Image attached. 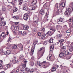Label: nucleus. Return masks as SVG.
Here are the masks:
<instances>
[{
	"label": "nucleus",
	"mask_w": 73,
	"mask_h": 73,
	"mask_svg": "<svg viewBox=\"0 0 73 73\" xmlns=\"http://www.w3.org/2000/svg\"><path fill=\"white\" fill-rule=\"evenodd\" d=\"M49 42L50 43H53V38H51L49 39Z\"/></svg>",
	"instance_id": "obj_24"
},
{
	"label": "nucleus",
	"mask_w": 73,
	"mask_h": 73,
	"mask_svg": "<svg viewBox=\"0 0 73 73\" xmlns=\"http://www.w3.org/2000/svg\"><path fill=\"white\" fill-rule=\"evenodd\" d=\"M18 46L19 48V50H22L23 49V46L21 44H18Z\"/></svg>",
	"instance_id": "obj_7"
},
{
	"label": "nucleus",
	"mask_w": 73,
	"mask_h": 73,
	"mask_svg": "<svg viewBox=\"0 0 73 73\" xmlns=\"http://www.w3.org/2000/svg\"><path fill=\"white\" fill-rule=\"evenodd\" d=\"M18 33L19 35H21L22 34V31H18Z\"/></svg>",
	"instance_id": "obj_50"
},
{
	"label": "nucleus",
	"mask_w": 73,
	"mask_h": 73,
	"mask_svg": "<svg viewBox=\"0 0 73 73\" xmlns=\"http://www.w3.org/2000/svg\"><path fill=\"white\" fill-rule=\"evenodd\" d=\"M42 64H43V68H46L47 67V65L46 64V61H44L43 62Z\"/></svg>",
	"instance_id": "obj_20"
},
{
	"label": "nucleus",
	"mask_w": 73,
	"mask_h": 73,
	"mask_svg": "<svg viewBox=\"0 0 73 73\" xmlns=\"http://www.w3.org/2000/svg\"><path fill=\"white\" fill-rule=\"evenodd\" d=\"M15 19H16L17 20H19V17L18 16H15Z\"/></svg>",
	"instance_id": "obj_59"
},
{
	"label": "nucleus",
	"mask_w": 73,
	"mask_h": 73,
	"mask_svg": "<svg viewBox=\"0 0 73 73\" xmlns=\"http://www.w3.org/2000/svg\"><path fill=\"white\" fill-rule=\"evenodd\" d=\"M48 41H45L44 43L43 44L44 45H47V44H48Z\"/></svg>",
	"instance_id": "obj_40"
},
{
	"label": "nucleus",
	"mask_w": 73,
	"mask_h": 73,
	"mask_svg": "<svg viewBox=\"0 0 73 73\" xmlns=\"http://www.w3.org/2000/svg\"><path fill=\"white\" fill-rule=\"evenodd\" d=\"M52 54H50L47 57V60H52Z\"/></svg>",
	"instance_id": "obj_14"
},
{
	"label": "nucleus",
	"mask_w": 73,
	"mask_h": 73,
	"mask_svg": "<svg viewBox=\"0 0 73 73\" xmlns=\"http://www.w3.org/2000/svg\"><path fill=\"white\" fill-rule=\"evenodd\" d=\"M7 1H8V3H11V4H13V1H12L11 2L10 1V0H7Z\"/></svg>",
	"instance_id": "obj_47"
},
{
	"label": "nucleus",
	"mask_w": 73,
	"mask_h": 73,
	"mask_svg": "<svg viewBox=\"0 0 73 73\" xmlns=\"http://www.w3.org/2000/svg\"><path fill=\"white\" fill-rule=\"evenodd\" d=\"M36 19H37V20H36L35 21H34V23L35 25V26H37L38 25L37 23H38V19L36 18Z\"/></svg>",
	"instance_id": "obj_17"
},
{
	"label": "nucleus",
	"mask_w": 73,
	"mask_h": 73,
	"mask_svg": "<svg viewBox=\"0 0 73 73\" xmlns=\"http://www.w3.org/2000/svg\"><path fill=\"white\" fill-rule=\"evenodd\" d=\"M37 64L38 65H39V66H41L42 63L38 61L37 62Z\"/></svg>",
	"instance_id": "obj_35"
},
{
	"label": "nucleus",
	"mask_w": 73,
	"mask_h": 73,
	"mask_svg": "<svg viewBox=\"0 0 73 73\" xmlns=\"http://www.w3.org/2000/svg\"><path fill=\"white\" fill-rule=\"evenodd\" d=\"M15 28L16 29V30L17 31H19V27L17 26Z\"/></svg>",
	"instance_id": "obj_49"
},
{
	"label": "nucleus",
	"mask_w": 73,
	"mask_h": 73,
	"mask_svg": "<svg viewBox=\"0 0 73 73\" xmlns=\"http://www.w3.org/2000/svg\"><path fill=\"white\" fill-rule=\"evenodd\" d=\"M19 58L21 60H23L24 59V56L23 55H21L19 56Z\"/></svg>",
	"instance_id": "obj_34"
},
{
	"label": "nucleus",
	"mask_w": 73,
	"mask_h": 73,
	"mask_svg": "<svg viewBox=\"0 0 73 73\" xmlns=\"http://www.w3.org/2000/svg\"><path fill=\"white\" fill-rule=\"evenodd\" d=\"M63 46V43H60V46Z\"/></svg>",
	"instance_id": "obj_60"
},
{
	"label": "nucleus",
	"mask_w": 73,
	"mask_h": 73,
	"mask_svg": "<svg viewBox=\"0 0 73 73\" xmlns=\"http://www.w3.org/2000/svg\"><path fill=\"white\" fill-rule=\"evenodd\" d=\"M38 36L39 37H40V36H41V33H38Z\"/></svg>",
	"instance_id": "obj_51"
},
{
	"label": "nucleus",
	"mask_w": 73,
	"mask_h": 73,
	"mask_svg": "<svg viewBox=\"0 0 73 73\" xmlns=\"http://www.w3.org/2000/svg\"><path fill=\"white\" fill-rule=\"evenodd\" d=\"M61 27V26L60 25H57L56 26V28L57 29H58V28H60Z\"/></svg>",
	"instance_id": "obj_43"
},
{
	"label": "nucleus",
	"mask_w": 73,
	"mask_h": 73,
	"mask_svg": "<svg viewBox=\"0 0 73 73\" xmlns=\"http://www.w3.org/2000/svg\"><path fill=\"white\" fill-rule=\"evenodd\" d=\"M35 50V46L32 47L31 49V51L30 53V54L31 56H33V52H34V51Z\"/></svg>",
	"instance_id": "obj_8"
},
{
	"label": "nucleus",
	"mask_w": 73,
	"mask_h": 73,
	"mask_svg": "<svg viewBox=\"0 0 73 73\" xmlns=\"http://www.w3.org/2000/svg\"><path fill=\"white\" fill-rule=\"evenodd\" d=\"M37 6L36 5L35 6H33L32 7L31 9V11H33V10H35V9H36V8H38Z\"/></svg>",
	"instance_id": "obj_19"
},
{
	"label": "nucleus",
	"mask_w": 73,
	"mask_h": 73,
	"mask_svg": "<svg viewBox=\"0 0 73 73\" xmlns=\"http://www.w3.org/2000/svg\"><path fill=\"white\" fill-rule=\"evenodd\" d=\"M29 64L31 66H33L34 65V62L33 61H31L29 63Z\"/></svg>",
	"instance_id": "obj_31"
},
{
	"label": "nucleus",
	"mask_w": 73,
	"mask_h": 73,
	"mask_svg": "<svg viewBox=\"0 0 73 73\" xmlns=\"http://www.w3.org/2000/svg\"><path fill=\"white\" fill-rule=\"evenodd\" d=\"M29 16H28V15L27 13H25L23 15V19L24 20H27L28 19V17Z\"/></svg>",
	"instance_id": "obj_6"
},
{
	"label": "nucleus",
	"mask_w": 73,
	"mask_h": 73,
	"mask_svg": "<svg viewBox=\"0 0 73 73\" xmlns=\"http://www.w3.org/2000/svg\"><path fill=\"white\" fill-rule=\"evenodd\" d=\"M62 37V34H59L57 36H56L55 37V38H56V39H57L58 40H59V42H61V43H62L64 41V39H60Z\"/></svg>",
	"instance_id": "obj_4"
},
{
	"label": "nucleus",
	"mask_w": 73,
	"mask_h": 73,
	"mask_svg": "<svg viewBox=\"0 0 73 73\" xmlns=\"http://www.w3.org/2000/svg\"><path fill=\"white\" fill-rule=\"evenodd\" d=\"M69 52H73V47H72L71 46H70L69 47Z\"/></svg>",
	"instance_id": "obj_26"
},
{
	"label": "nucleus",
	"mask_w": 73,
	"mask_h": 73,
	"mask_svg": "<svg viewBox=\"0 0 73 73\" xmlns=\"http://www.w3.org/2000/svg\"><path fill=\"white\" fill-rule=\"evenodd\" d=\"M50 50L52 51V50H53V49L54 48V45H52L50 46Z\"/></svg>",
	"instance_id": "obj_30"
},
{
	"label": "nucleus",
	"mask_w": 73,
	"mask_h": 73,
	"mask_svg": "<svg viewBox=\"0 0 73 73\" xmlns=\"http://www.w3.org/2000/svg\"><path fill=\"white\" fill-rule=\"evenodd\" d=\"M3 40H4V39H3V38H0V42H2V41H3Z\"/></svg>",
	"instance_id": "obj_56"
},
{
	"label": "nucleus",
	"mask_w": 73,
	"mask_h": 73,
	"mask_svg": "<svg viewBox=\"0 0 73 73\" xmlns=\"http://www.w3.org/2000/svg\"><path fill=\"white\" fill-rule=\"evenodd\" d=\"M22 2H23L22 1L19 0V5H21L22 4Z\"/></svg>",
	"instance_id": "obj_44"
},
{
	"label": "nucleus",
	"mask_w": 73,
	"mask_h": 73,
	"mask_svg": "<svg viewBox=\"0 0 73 73\" xmlns=\"http://www.w3.org/2000/svg\"><path fill=\"white\" fill-rule=\"evenodd\" d=\"M56 68L55 67H53L52 69L51 70V72H54V71H56Z\"/></svg>",
	"instance_id": "obj_38"
},
{
	"label": "nucleus",
	"mask_w": 73,
	"mask_h": 73,
	"mask_svg": "<svg viewBox=\"0 0 73 73\" xmlns=\"http://www.w3.org/2000/svg\"><path fill=\"white\" fill-rule=\"evenodd\" d=\"M5 55H9L11 53V51L9 50H7L6 52H3Z\"/></svg>",
	"instance_id": "obj_11"
},
{
	"label": "nucleus",
	"mask_w": 73,
	"mask_h": 73,
	"mask_svg": "<svg viewBox=\"0 0 73 73\" xmlns=\"http://www.w3.org/2000/svg\"><path fill=\"white\" fill-rule=\"evenodd\" d=\"M50 30L52 31H49L46 33V34H47L49 35V36H52V35L54 33L55 31H56V30L50 28Z\"/></svg>",
	"instance_id": "obj_5"
},
{
	"label": "nucleus",
	"mask_w": 73,
	"mask_h": 73,
	"mask_svg": "<svg viewBox=\"0 0 73 73\" xmlns=\"http://www.w3.org/2000/svg\"><path fill=\"white\" fill-rule=\"evenodd\" d=\"M66 9L68 10V11L70 13H71V12H72L73 11V8L71 7H70L66 8Z\"/></svg>",
	"instance_id": "obj_10"
},
{
	"label": "nucleus",
	"mask_w": 73,
	"mask_h": 73,
	"mask_svg": "<svg viewBox=\"0 0 73 73\" xmlns=\"http://www.w3.org/2000/svg\"><path fill=\"white\" fill-rule=\"evenodd\" d=\"M68 71H67V70H64V73H68Z\"/></svg>",
	"instance_id": "obj_53"
},
{
	"label": "nucleus",
	"mask_w": 73,
	"mask_h": 73,
	"mask_svg": "<svg viewBox=\"0 0 73 73\" xmlns=\"http://www.w3.org/2000/svg\"><path fill=\"white\" fill-rule=\"evenodd\" d=\"M2 10L3 11H6V7L5 6H3L2 7Z\"/></svg>",
	"instance_id": "obj_33"
},
{
	"label": "nucleus",
	"mask_w": 73,
	"mask_h": 73,
	"mask_svg": "<svg viewBox=\"0 0 73 73\" xmlns=\"http://www.w3.org/2000/svg\"><path fill=\"white\" fill-rule=\"evenodd\" d=\"M20 70V69L19 68H18L16 70V72L17 73H19V70Z\"/></svg>",
	"instance_id": "obj_55"
},
{
	"label": "nucleus",
	"mask_w": 73,
	"mask_h": 73,
	"mask_svg": "<svg viewBox=\"0 0 73 73\" xmlns=\"http://www.w3.org/2000/svg\"><path fill=\"white\" fill-rule=\"evenodd\" d=\"M2 68H3V66L2 65L0 64V69H2Z\"/></svg>",
	"instance_id": "obj_57"
},
{
	"label": "nucleus",
	"mask_w": 73,
	"mask_h": 73,
	"mask_svg": "<svg viewBox=\"0 0 73 73\" xmlns=\"http://www.w3.org/2000/svg\"><path fill=\"white\" fill-rule=\"evenodd\" d=\"M70 46H71V47H73V43H72Z\"/></svg>",
	"instance_id": "obj_61"
},
{
	"label": "nucleus",
	"mask_w": 73,
	"mask_h": 73,
	"mask_svg": "<svg viewBox=\"0 0 73 73\" xmlns=\"http://www.w3.org/2000/svg\"><path fill=\"white\" fill-rule=\"evenodd\" d=\"M58 22H60L61 23H63L65 22L64 21V19L62 18H60L58 20Z\"/></svg>",
	"instance_id": "obj_12"
},
{
	"label": "nucleus",
	"mask_w": 73,
	"mask_h": 73,
	"mask_svg": "<svg viewBox=\"0 0 73 73\" xmlns=\"http://www.w3.org/2000/svg\"><path fill=\"white\" fill-rule=\"evenodd\" d=\"M2 12H1V11H0V17H1V16H1V15H2Z\"/></svg>",
	"instance_id": "obj_58"
},
{
	"label": "nucleus",
	"mask_w": 73,
	"mask_h": 73,
	"mask_svg": "<svg viewBox=\"0 0 73 73\" xmlns=\"http://www.w3.org/2000/svg\"><path fill=\"white\" fill-rule=\"evenodd\" d=\"M64 28H65V29L67 28V26H66V25H65V26H64Z\"/></svg>",
	"instance_id": "obj_63"
},
{
	"label": "nucleus",
	"mask_w": 73,
	"mask_h": 73,
	"mask_svg": "<svg viewBox=\"0 0 73 73\" xmlns=\"http://www.w3.org/2000/svg\"><path fill=\"white\" fill-rule=\"evenodd\" d=\"M62 49H64V50H65L66 49V46H63V47H62Z\"/></svg>",
	"instance_id": "obj_46"
},
{
	"label": "nucleus",
	"mask_w": 73,
	"mask_h": 73,
	"mask_svg": "<svg viewBox=\"0 0 73 73\" xmlns=\"http://www.w3.org/2000/svg\"><path fill=\"white\" fill-rule=\"evenodd\" d=\"M55 8H57V9H58V11L56 12L58 14V13H62V10L61 7H60L59 6L58 3H56L55 5Z\"/></svg>",
	"instance_id": "obj_2"
},
{
	"label": "nucleus",
	"mask_w": 73,
	"mask_h": 73,
	"mask_svg": "<svg viewBox=\"0 0 73 73\" xmlns=\"http://www.w3.org/2000/svg\"><path fill=\"white\" fill-rule=\"evenodd\" d=\"M36 3H37V1L36 0H34L31 3V4L32 5H35L36 4Z\"/></svg>",
	"instance_id": "obj_27"
},
{
	"label": "nucleus",
	"mask_w": 73,
	"mask_h": 73,
	"mask_svg": "<svg viewBox=\"0 0 73 73\" xmlns=\"http://www.w3.org/2000/svg\"><path fill=\"white\" fill-rule=\"evenodd\" d=\"M0 21H1V25L2 27V28H4V27L6 25V23L4 21V18L1 16L0 17Z\"/></svg>",
	"instance_id": "obj_3"
},
{
	"label": "nucleus",
	"mask_w": 73,
	"mask_h": 73,
	"mask_svg": "<svg viewBox=\"0 0 73 73\" xmlns=\"http://www.w3.org/2000/svg\"><path fill=\"white\" fill-rule=\"evenodd\" d=\"M30 71V73H33V72H35V70H34V69H31Z\"/></svg>",
	"instance_id": "obj_42"
},
{
	"label": "nucleus",
	"mask_w": 73,
	"mask_h": 73,
	"mask_svg": "<svg viewBox=\"0 0 73 73\" xmlns=\"http://www.w3.org/2000/svg\"><path fill=\"white\" fill-rule=\"evenodd\" d=\"M11 28L12 29H15V27L14 25H12L11 26Z\"/></svg>",
	"instance_id": "obj_48"
},
{
	"label": "nucleus",
	"mask_w": 73,
	"mask_h": 73,
	"mask_svg": "<svg viewBox=\"0 0 73 73\" xmlns=\"http://www.w3.org/2000/svg\"><path fill=\"white\" fill-rule=\"evenodd\" d=\"M12 64L9 63L7 65V66L8 68H10L11 67V66H12Z\"/></svg>",
	"instance_id": "obj_29"
},
{
	"label": "nucleus",
	"mask_w": 73,
	"mask_h": 73,
	"mask_svg": "<svg viewBox=\"0 0 73 73\" xmlns=\"http://www.w3.org/2000/svg\"><path fill=\"white\" fill-rule=\"evenodd\" d=\"M45 36H46V35H45V34H43L42 35V39H44V38H45Z\"/></svg>",
	"instance_id": "obj_41"
},
{
	"label": "nucleus",
	"mask_w": 73,
	"mask_h": 73,
	"mask_svg": "<svg viewBox=\"0 0 73 73\" xmlns=\"http://www.w3.org/2000/svg\"><path fill=\"white\" fill-rule=\"evenodd\" d=\"M30 71H31V70L29 68H26V72H27V73H29Z\"/></svg>",
	"instance_id": "obj_32"
},
{
	"label": "nucleus",
	"mask_w": 73,
	"mask_h": 73,
	"mask_svg": "<svg viewBox=\"0 0 73 73\" xmlns=\"http://www.w3.org/2000/svg\"><path fill=\"white\" fill-rule=\"evenodd\" d=\"M70 5L72 6V7L73 8V2L72 3L70 4Z\"/></svg>",
	"instance_id": "obj_62"
},
{
	"label": "nucleus",
	"mask_w": 73,
	"mask_h": 73,
	"mask_svg": "<svg viewBox=\"0 0 73 73\" xmlns=\"http://www.w3.org/2000/svg\"><path fill=\"white\" fill-rule=\"evenodd\" d=\"M64 15L68 17V16H69L70 15V13L68 10L64 12Z\"/></svg>",
	"instance_id": "obj_13"
},
{
	"label": "nucleus",
	"mask_w": 73,
	"mask_h": 73,
	"mask_svg": "<svg viewBox=\"0 0 73 73\" xmlns=\"http://www.w3.org/2000/svg\"><path fill=\"white\" fill-rule=\"evenodd\" d=\"M26 35V31H24L23 33L22 34V35L23 36H25Z\"/></svg>",
	"instance_id": "obj_45"
},
{
	"label": "nucleus",
	"mask_w": 73,
	"mask_h": 73,
	"mask_svg": "<svg viewBox=\"0 0 73 73\" xmlns=\"http://www.w3.org/2000/svg\"><path fill=\"white\" fill-rule=\"evenodd\" d=\"M3 61L1 60H0V64H3Z\"/></svg>",
	"instance_id": "obj_64"
},
{
	"label": "nucleus",
	"mask_w": 73,
	"mask_h": 73,
	"mask_svg": "<svg viewBox=\"0 0 73 73\" xmlns=\"http://www.w3.org/2000/svg\"><path fill=\"white\" fill-rule=\"evenodd\" d=\"M48 17V14L47 13L45 16V17L44 18V19H47Z\"/></svg>",
	"instance_id": "obj_36"
},
{
	"label": "nucleus",
	"mask_w": 73,
	"mask_h": 73,
	"mask_svg": "<svg viewBox=\"0 0 73 73\" xmlns=\"http://www.w3.org/2000/svg\"><path fill=\"white\" fill-rule=\"evenodd\" d=\"M23 9L25 11H28V7L25 6H23Z\"/></svg>",
	"instance_id": "obj_25"
},
{
	"label": "nucleus",
	"mask_w": 73,
	"mask_h": 73,
	"mask_svg": "<svg viewBox=\"0 0 73 73\" xmlns=\"http://www.w3.org/2000/svg\"><path fill=\"white\" fill-rule=\"evenodd\" d=\"M11 40V37H9L8 39V40H7V42H9V41H10V40Z\"/></svg>",
	"instance_id": "obj_52"
},
{
	"label": "nucleus",
	"mask_w": 73,
	"mask_h": 73,
	"mask_svg": "<svg viewBox=\"0 0 73 73\" xmlns=\"http://www.w3.org/2000/svg\"><path fill=\"white\" fill-rule=\"evenodd\" d=\"M65 54L63 52H61L59 54V57H64L65 56V55H68V54H69V55H70V56L69 57L68 59H70L71 57V56H72L71 53H69L68 51H66L65 52Z\"/></svg>",
	"instance_id": "obj_1"
},
{
	"label": "nucleus",
	"mask_w": 73,
	"mask_h": 73,
	"mask_svg": "<svg viewBox=\"0 0 73 73\" xmlns=\"http://www.w3.org/2000/svg\"><path fill=\"white\" fill-rule=\"evenodd\" d=\"M45 11L43 9L41 10L40 11V14H41L42 15H43L44 14Z\"/></svg>",
	"instance_id": "obj_23"
},
{
	"label": "nucleus",
	"mask_w": 73,
	"mask_h": 73,
	"mask_svg": "<svg viewBox=\"0 0 73 73\" xmlns=\"http://www.w3.org/2000/svg\"><path fill=\"white\" fill-rule=\"evenodd\" d=\"M13 13L15 12H17V8L16 7H15L13 8Z\"/></svg>",
	"instance_id": "obj_28"
},
{
	"label": "nucleus",
	"mask_w": 73,
	"mask_h": 73,
	"mask_svg": "<svg viewBox=\"0 0 73 73\" xmlns=\"http://www.w3.org/2000/svg\"><path fill=\"white\" fill-rule=\"evenodd\" d=\"M66 33H70V30H68L66 31Z\"/></svg>",
	"instance_id": "obj_54"
},
{
	"label": "nucleus",
	"mask_w": 73,
	"mask_h": 73,
	"mask_svg": "<svg viewBox=\"0 0 73 73\" xmlns=\"http://www.w3.org/2000/svg\"><path fill=\"white\" fill-rule=\"evenodd\" d=\"M43 50V53H44V52H45V49L44 48V47H42L38 49V50L39 52H40V51H41V50Z\"/></svg>",
	"instance_id": "obj_18"
},
{
	"label": "nucleus",
	"mask_w": 73,
	"mask_h": 73,
	"mask_svg": "<svg viewBox=\"0 0 73 73\" xmlns=\"http://www.w3.org/2000/svg\"><path fill=\"white\" fill-rule=\"evenodd\" d=\"M23 28L24 30H28L29 29V26L27 25H25L23 26Z\"/></svg>",
	"instance_id": "obj_15"
},
{
	"label": "nucleus",
	"mask_w": 73,
	"mask_h": 73,
	"mask_svg": "<svg viewBox=\"0 0 73 73\" xmlns=\"http://www.w3.org/2000/svg\"><path fill=\"white\" fill-rule=\"evenodd\" d=\"M60 7L62 9H63L65 7V3L64 2H62L60 4Z\"/></svg>",
	"instance_id": "obj_9"
},
{
	"label": "nucleus",
	"mask_w": 73,
	"mask_h": 73,
	"mask_svg": "<svg viewBox=\"0 0 73 73\" xmlns=\"http://www.w3.org/2000/svg\"><path fill=\"white\" fill-rule=\"evenodd\" d=\"M1 36L2 37L3 39H4V38L6 37V35L5 33L3 32L2 33L1 35Z\"/></svg>",
	"instance_id": "obj_16"
},
{
	"label": "nucleus",
	"mask_w": 73,
	"mask_h": 73,
	"mask_svg": "<svg viewBox=\"0 0 73 73\" xmlns=\"http://www.w3.org/2000/svg\"><path fill=\"white\" fill-rule=\"evenodd\" d=\"M27 62H28L25 61L23 62V64L22 65V67H23V68H25L26 67V64Z\"/></svg>",
	"instance_id": "obj_21"
},
{
	"label": "nucleus",
	"mask_w": 73,
	"mask_h": 73,
	"mask_svg": "<svg viewBox=\"0 0 73 73\" xmlns=\"http://www.w3.org/2000/svg\"><path fill=\"white\" fill-rule=\"evenodd\" d=\"M20 72L21 73H24L25 72V71L24 70H20Z\"/></svg>",
	"instance_id": "obj_39"
},
{
	"label": "nucleus",
	"mask_w": 73,
	"mask_h": 73,
	"mask_svg": "<svg viewBox=\"0 0 73 73\" xmlns=\"http://www.w3.org/2000/svg\"><path fill=\"white\" fill-rule=\"evenodd\" d=\"M12 62L13 64H15L16 63L17 64L19 63V61L17 60H16L14 59L12 60Z\"/></svg>",
	"instance_id": "obj_22"
},
{
	"label": "nucleus",
	"mask_w": 73,
	"mask_h": 73,
	"mask_svg": "<svg viewBox=\"0 0 73 73\" xmlns=\"http://www.w3.org/2000/svg\"><path fill=\"white\" fill-rule=\"evenodd\" d=\"M16 48H17V46L16 45L13 46H12V49H15Z\"/></svg>",
	"instance_id": "obj_37"
}]
</instances>
